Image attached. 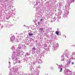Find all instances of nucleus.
<instances>
[{"label": "nucleus", "mask_w": 75, "mask_h": 75, "mask_svg": "<svg viewBox=\"0 0 75 75\" xmlns=\"http://www.w3.org/2000/svg\"><path fill=\"white\" fill-rule=\"evenodd\" d=\"M29 59H31V58H33V56H31L30 57H29Z\"/></svg>", "instance_id": "393cba45"}, {"label": "nucleus", "mask_w": 75, "mask_h": 75, "mask_svg": "<svg viewBox=\"0 0 75 75\" xmlns=\"http://www.w3.org/2000/svg\"><path fill=\"white\" fill-rule=\"evenodd\" d=\"M71 64L72 65H74V62H72L71 63Z\"/></svg>", "instance_id": "c756f323"}, {"label": "nucleus", "mask_w": 75, "mask_h": 75, "mask_svg": "<svg viewBox=\"0 0 75 75\" xmlns=\"http://www.w3.org/2000/svg\"><path fill=\"white\" fill-rule=\"evenodd\" d=\"M68 14H69V11H68L65 10L64 11V13L63 15V17H64V18H66V17H67Z\"/></svg>", "instance_id": "423d86ee"}, {"label": "nucleus", "mask_w": 75, "mask_h": 75, "mask_svg": "<svg viewBox=\"0 0 75 75\" xmlns=\"http://www.w3.org/2000/svg\"><path fill=\"white\" fill-rule=\"evenodd\" d=\"M36 11L37 12V14H36L35 16L36 17H40V15H41V12L40 11V8L39 7H36Z\"/></svg>", "instance_id": "7ed1b4c3"}, {"label": "nucleus", "mask_w": 75, "mask_h": 75, "mask_svg": "<svg viewBox=\"0 0 75 75\" xmlns=\"http://www.w3.org/2000/svg\"><path fill=\"white\" fill-rule=\"evenodd\" d=\"M2 27H3V26H2V27H1V28H2Z\"/></svg>", "instance_id": "473e14b6"}, {"label": "nucleus", "mask_w": 75, "mask_h": 75, "mask_svg": "<svg viewBox=\"0 0 75 75\" xmlns=\"http://www.w3.org/2000/svg\"><path fill=\"white\" fill-rule=\"evenodd\" d=\"M8 63H9V64H11V63L10 62H8Z\"/></svg>", "instance_id": "2f4dec72"}, {"label": "nucleus", "mask_w": 75, "mask_h": 75, "mask_svg": "<svg viewBox=\"0 0 75 75\" xmlns=\"http://www.w3.org/2000/svg\"><path fill=\"white\" fill-rule=\"evenodd\" d=\"M75 1V0H68L67 2V5H66V7H69L70 6V4L71 3H72L73 2H74Z\"/></svg>", "instance_id": "39448f33"}, {"label": "nucleus", "mask_w": 75, "mask_h": 75, "mask_svg": "<svg viewBox=\"0 0 75 75\" xmlns=\"http://www.w3.org/2000/svg\"><path fill=\"white\" fill-rule=\"evenodd\" d=\"M61 61H62V59L61 60Z\"/></svg>", "instance_id": "c9c22d12"}, {"label": "nucleus", "mask_w": 75, "mask_h": 75, "mask_svg": "<svg viewBox=\"0 0 75 75\" xmlns=\"http://www.w3.org/2000/svg\"><path fill=\"white\" fill-rule=\"evenodd\" d=\"M40 3V1H37L36 4V6H37V7H40V6H41Z\"/></svg>", "instance_id": "6e6552de"}, {"label": "nucleus", "mask_w": 75, "mask_h": 75, "mask_svg": "<svg viewBox=\"0 0 75 75\" xmlns=\"http://www.w3.org/2000/svg\"><path fill=\"white\" fill-rule=\"evenodd\" d=\"M57 19V16H56L54 18H53L54 21L55 20H56Z\"/></svg>", "instance_id": "f3484780"}, {"label": "nucleus", "mask_w": 75, "mask_h": 75, "mask_svg": "<svg viewBox=\"0 0 75 75\" xmlns=\"http://www.w3.org/2000/svg\"><path fill=\"white\" fill-rule=\"evenodd\" d=\"M62 13V11L60 10H59L58 11V14H61Z\"/></svg>", "instance_id": "f8f14e48"}, {"label": "nucleus", "mask_w": 75, "mask_h": 75, "mask_svg": "<svg viewBox=\"0 0 75 75\" xmlns=\"http://www.w3.org/2000/svg\"><path fill=\"white\" fill-rule=\"evenodd\" d=\"M32 40H33V41H34V39H32Z\"/></svg>", "instance_id": "f704fd0d"}, {"label": "nucleus", "mask_w": 75, "mask_h": 75, "mask_svg": "<svg viewBox=\"0 0 75 75\" xmlns=\"http://www.w3.org/2000/svg\"><path fill=\"white\" fill-rule=\"evenodd\" d=\"M62 67L63 68V67H62V65H61L59 66V67H58V68L59 69L60 68H62Z\"/></svg>", "instance_id": "dca6fc26"}, {"label": "nucleus", "mask_w": 75, "mask_h": 75, "mask_svg": "<svg viewBox=\"0 0 75 75\" xmlns=\"http://www.w3.org/2000/svg\"><path fill=\"white\" fill-rule=\"evenodd\" d=\"M15 38H16L14 36H12L10 38V41H13L15 40Z\"/></svg>", "instance_id": "1a4fd4ad"}, {"label": "nucleus", "mask_w": 75, "mask_h": 75, "mask_svg": "<svg viewBox=\"0 0 75 75\" xmlns=\"http://www.w3.org/2000/svg\"><path fill=\"white\" fill-rule=\"evenodd\" d=\"M43 20V19H42V18L41 20H40V22H41V21H42V20Z\"/></svg>", "instance_id": "c85d7f7f"}, {"label": "nucleus", "mask_w": 75, "mask_h": 75, "mask_svg": "<svg viewBox=\"0 0 75 75\" xmlns=\"http://www.w3.org/2000/svg\"><path fill=\"white\" fill-rule=\"evenodd\" d=\"M38 68V67H37L36 68V72H37V73H39V72H40V71H39V70L37 69Z\"/></svg>", "instance_id": "ddd939ff"}, {"label": "nucleus", "mask_w": 75, "mask_h": 75, "mask_svg": "<svg viewBox=\"0 0 75 75\" xmlns=\"http://www.w3.org/2000/svg\"><path fill=\"white\" fill-rule=\"evenodd\" d=\"M56 34H57V35H59V32L58 31H56Z\"/></svg>", "instance_id": "b1692460"}, {"label": "nucleus", "mask_w": 75, "mask_h": 75, "mask_svg": "<svg viewBox=\"0 0 75 75\" xmlns=\"http://www.w3.org/2000/svg\"><path fill=\"white\" fill-rule=\"evenodd\" d=\"M35 47H33L32 49V51H35Z\"/></svg>", "instance_id": "4be33fe9"}, {"label": "nucleus", "mask_w": 75, "mask_h": 75, "mask_svg": "<svg viewBox=\"0 0 75 75\" xmlns=\"http://www.w3.org/2000/svg\"><path fill=\"white\" fill-rule=\"evenodd\" d=\"M48 44V42H47Z\"/></svg>", "instance_id": "4c0bfd02"}, {"label": "nucleus", "mask_w": 75, "mask_h": 75, "mask_svg": "<svg viewBox=\"0 0 75 75\" xmlns=\"http://www.w3.org/2000/svg\"><path fill=\"white\" fill-rule=\"evenodd\" d=\"M62 61H64V60H65V59H64V55L63 54L62 56Z\"/></svg>", "instance_id": "4468645a"}, {"label": "nucleus", "mask_w": 75, "mask_h": 75, "mask_svg": "<svg viewBox=\"0 0 75 75\" xmlns=\"http://www.w3.org/2000/svg\"><path fill=\"white\" fill-rule=\"evenodd\" d=\"M38 25H40V22H38Z\"/></svg>", "instance_id": "a878e982"}, {"label": "nucleus", "mask_w": 75, "mask_h": 75, "mask_svg": "<svg viewBox=\"0 0 75 75\" xmlns=\"http://www.w3.org/2000/svg\"><path fill=\"white\" fill-rule=\"evenodd\" d=\"M39 62L40 63V64H41V63H42V61L40 60V62Z\"/></svg>", "instance_id": "cd10ccee"}, {"label": "nucleus", "mask_w": 75, "mask_h": 75, "mask_svg": "<svg viewBox=\"0 0 75 75\" xmlns=\"http://www.w3.org/2000/svg\"><path fill=\"white\" fill-rule=\"evenodd\" d=\"M59 45V44L58 43H56V44H54V45H53V48L54 49V50H56V49H57V48H58Z\"/></svg>", "instance_id": "0eeeda50"}, {"label": "nucleus", "mask_w": 75, "mask_h": 75, "mask_svg": "<svg viewBox=\"0 0 75 75\" xmlns=\"http://www.w3.org/2000/svg\"><path fill=\"white\" fill-rule=\"evenodd\" d=\"M39 30H40V31H43V30H44V28H40L39 29Z\"/></svg>", "instance_id": "aec40b11"}, {"label": "nucleus", "mask_w": 75, "mask_h": 75, "mask_svg": "<svg viewBox=\"0 0 75 75\" xmlns=\"http://www.w3.org/2000/svg\"><path fill=\"white\" fill-rule=\"evenodd\" d=\"M58 18V19H60V18H61V17L60 16H59L58 18Z\"/></svg>", "instance_id": "bb28decb"}, {"label": "nucleus", "mask_w": 75, "mask_h": 75, "mask_svg": "<svg viewBox=\"0 0 75 75\" xmlns=\"http://www.w3.org/2000/svg\"><path fill=\"white\" fill-rule=\"evenodd\" d=\"M68 67H69V64H66L65 66V69H67V68H68Z\"/></svg>", "instance_id": "2eb2a0df"}, {"label": "nucleus", "mask_w": 75, "mask_h": 75, "mask_svg": "<svg viewBox=\"0 0 75 75\" xmlns=\"http://www.w3.org/2000/svg\"><path fill=\"white\" fill-rule=\"evenodd\" d=\"M13 69H12V70Z\"/></svg>", "instance_id": "58836bf2"}, {"label": "nucleus", "mask_w": 75, "mask_h": 75, "mask_svg": "<svg viewBox=\"0 0 75 75\" xmlns=\"http://www.w3.org/2000/svg\"><path fill=\"white\" fill-rule=\"evenodd\" d=\"M13 71H11L9 72V75H15V72H18V68L14 66L13 68Z\"/></svg>", "instance_id": "f03ea898"}, {"label": "nucleus", "mask_w": 75, "mask_h": 75, "mask_svg": "<svg viewBox=\"0 0 75 75\" xmlns=\"http://www.w3.org/2000/svg\"><path fill=\"white\" fill-rule=\"evenodd\" d=\"M51 23H52L53 22V21L52 20H51Z\"/></svg>", "instance_id": "7c9ffc66"}, {"label": "nucleus", "mask_w": 75, "mask_h": 75, "mask_svg": "<svg viewBox=\"0 0 75 75\" xmlns=\"http://www.w3.org/2000/svg\"><path fill=\"white\" fill-rule=\"evenodd\" d=\"M65 55L66 56V57H67V58H68V57L69 56V53L68 52L66 54H65Z\"/></svg>", "instance_id": "9b49d317"}, {"label": "nucleus", "mask_w": 75, "mask_h": 75, "mask_svg": "<svg viewBox=\"0 0 75 75\" xmlns=\"http://www.w3.org/2000/svg\"><path fill=\"white\" fill-rule=\"evenodd\" d=\"M65 38H66V36H65Z\"/></svg>", "instance_id": "e433bc0d"}, {"label": "nucleus", "mask_w": 75, "mask_h": 75, "mask_svg": "<svg viewBox=\"0 0 75 75\" xmlns=\"http://www.w3.org/2000/svg\"><path fill=\"white\" fill-rule=\"evenodd\" d=\"M28 35L30 36H32V35H34L33 34V33H30Z\"/></svg>", "instance_id": "a211bd4d"}, {"label": "nucleus", "mask_w": 75, "mask_h": 75, "mask_svg": "<svg viewBox=\"0 0 75 75\" xmlns=\"http://www.w3.org/2000/svg\"><path fill=\"white\" fill-rule=\"evenodd\" d=\"M11 49L13 51V58H12V60L13 61V63L16 64L17 63H20L21 62L20 61L19 58L18 57V55L21 54V55H23V52H22V50H19L18 49H17V50H15L16 48L14 46L12 47Z\"/></svg>", "instance_id": "f257e3e1"}, {"label": "nucleus", "mask_w": 75, "mask_h": 75, "mask_svg": "<svg viewBox=\"0 0 75 75\" xmlns=\"http://www.w3.org/2000/svg\"><path fill=\"white\" fill-rule=\"evenodd\" d=\"M24 26L25 27H26V26H25V25H24Z\"/></svg>", "instance_id": "72a5a7b5"}, {"label": "nucleus", "mask_w": 75, "mask_h": 75, "mask_svg": "<svg viewBox=\"0 0 75 75\" xmlns=\"http://www.w3.org/2000/svg\"><path fill=\"white\" fill-rule=\"evenodd\" d=\"M22 46V45L21 44H20L19 45V49H21V47Z\"/></svg>", "instance_id": "6ab92c4d"}, {"label": "nucleus", "mask_w": 75, "mask_h": 75, "mask_svg": "<svg viewBox=\"0 0 75 75\" xmlns=\"http://www.w3.org/2000/svg\"><path fill=\"white\" fill-rule=\"evenodd\" d=\"M67 64H68V65H69V64L71 63V61L70 60H67Z\"/></svg>", "instance_id": "9d476101"}, {"label": "nucleus", "mask_w": 75, "mask_h": 75, "mask_svg": "<svg viewBox=\"0 0 75 75\" xmlns=\"http://www.w3.org/2000/svg\"><path fill=\"white\" fill-rule=\"evenodd\" d=\"M60 71L59 72H62V68H60Z\"/></svg>", "instance_id": "5701e85b"}, {"label": "nucleus", "mask_w": 75, "mask_h": 75, "mask_svg": "<svg viewBox=\"0 0 75 75\" xmlns=\"http://www.w3.org/2000/svg\"><path fill=\"white\" fill-rule=\"evenodd\" d=\"M69 70L68 69H66L65 70L64 74L65 75H75V72L74 74L72 73H69Z\"/></svg>", "instance_id": "20e7f679"}, {"label": "nucleus", "mask_w": 75, "mask_h": 75, "mask_svg": "<svg viewBox=\"0 0 75 75\" xmlns=\"http://www.w3.org/2000/svg\"><path fill=\"white\" fill-rule=\"evenodd\" d=\"M26 55H30V53H26L25 54V56H27Z\"/></svg>", "instance_id": "412c9836"}]
</instances>
